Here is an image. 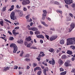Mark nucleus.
Listing matches in <instances>:
<instances>
[{
	"label": "nucleus",
	"instance_id": "nucleus-47",
	"mask_svg": "<svg viewBox=\"0 0 75 75\" xmlns=\"http://www.w3.org/2000/svg\"><path fill=\"white\" fill-rule=\"evenodd\" d=\"M60 71H62V72H63V71H64V69L62 68H61L60 69Z\"/></svg>",
	"mask_w": 75,
	"mask_h": 75
},
{
	"label": "nucleus",
	"instance_id": "nucleus-11",
	"mask_svg": "<svg viewBox=\"0 0 75 75\" xmlns=\"http://www.w3.org/2000/svg\"><path fill=\"white\" fill-rule=\"evenodd\" d=\"M58 62L59 64L60 65H62L63 64V63H64V62L61 60V59H59L58 61Z\"/></svg>",
	"mask_w": 75,
	"mask_h": 75
},
{
	"label": "nucleus",
	"instance_id": "nucleus-12",
	"mask_svg": "<svg viewBox=\"0 0 75 75\" xmlns=\"http://www.w3.org/2000/svg\"><path fill=\"white\" fill-rule=\"evenodd\" d=\"M41 70V67H36L34 69L35 72V71H36V70Z\"/></svg>",
	"mask_w": 75,
	"mask_h": 75
},
{
	"label": "nucleus",
	"instance_id": "nucleus-25",
	"mask_svg": "<svg viewBox=\"0 0 75 75\" xmlns=\"http://www.w3.org/2000/svg\"><path fill=\"white\" fill-rule=\"evenodd\" d=\"M6 9V6H5L4 7H3L2 9L1 10L2 11H5Z\"/></svg>",
	"mask_w": 75,
	"mask_h": 75
},
{
	"label": "nucleus",
	"instance_id": "nucleus-62",
	"mask_svg": "<svg viewBox=\"0 0 75 75\" xmlns=\"http://www.w3.org/2000/svg\"><path fill=\"white\" fill-rule=\"evenodd\" d=\"M74 60H75V58L73 57L71 58V61H74Z\"/></svg>",
	"mask_w": 75,
	"mask_h": 75
},
{
	"label": "nucleus",
	"instance_id": "nucleus-40",
	"mask_svg": "<svg viewBox=\"0 0 75 75\" xmlns=\"http://www.w3.org/2000/svg\"><path fill=\"white\" fill-rule=\"evenodd\" d=\"M71 73H75V69H73L71 71Z\"/></svg>",
	"mask_w": 75,
	"mask_h": 75
},
{
	"label": "nucleus",
	"instance_id": "nucleus-15",
	"mask_svg": "<svg viewBox=\"0 0 75 75\" xmlns=\"http://www.w3.org/2000/svg\"><path fill=\"white\" fill-rule=\"evenodd\" d=\"M23 40H18L17 41V43L18 44H23Z\"/></svg>",
	"mask_w": 75,
	"mask_h": 75
},
{
	"label": "nucleus",
	"instance_id": "nucleus-39",
	"mask_svg": "<svg viewBox=\"0 0 75 75\" xmlns=\"http://www.w3.org/2000/svg\"><path fill=\"white\" fill-rule=\"evenodd\" d=\"M27 21L28 22H31L32 21V19L30 18L29 19H28L27 20Z\"/></svg>",
	"mask_w": 75,
	"mask_h": 75
},
{
	"label": "nucleus",
	"instance_id": "nucleus-34",
	"mask_svg": "<svg viewBox=\"0 0 75 75\" xmlns=\"http://www.w3.org/2000/svg\"><path fill=\"white\" fill-rule=\"evenodd\" d=\"M0 24L1 25V26H3V21H1L0 22Z\"/></svg>",
	"mask_w": 75,
	"mask_h": 75
},
{
	"label": "nucleus",
	"instance_id": "nucleus-50",
	"mask_svg": "<svg viewBox=\"0 0 75 75\" xmlns=\"http://www.w3.org/2000/svg\"><path fill=\"white\" fill-rule=\"evenodd\" d=\"M19 34V33H16L15 32L13 34L14 35H15V36H16V35H18V34Z\"/></svg>",
	"mask_w": 75,
	"mask_h": 75
},
{
	"label": "nucleus",
	"instance_id": "nucleus-58",
	"mask_svg": "<svg viewBox=\"0 0 75 75\" xmlns=\"http://www.w3.org/2000/svg\"><path fill=\"white\" fill-rule=\"evenodd\" d=\"M16 31V30H13L12 31L13 34L15 33Z\"/></svg>",
	"mask_w": 75,
	"mask_h": 75
},
{
	"label": "nucleus",
	"instance_id": "nucleus-1",
	"mask_svg": "<svg viewBox=\"0 0 75 75\" xmlns=\"http://www.w3.org/2000/svg\"><path fill=\"white\" fill-rule=\"evenodd\" d=\"M66 45H72L73 44H75V38H68L67 40Z\"/></svg>",
	"mask_w": 75,
	"mask_h": 75
},
{
	"label": "nucleus",
	"instance_id": "nucleus-44",
	"mask_svg": "<svg viewBox=\"0 0 75 75\" xmlns=\"http://www.w3.org/2000/svg\"><path fill=\"white\" fill-rule=\"evenodd\" d=\"M14 69H17L18 68V66L15 65L14 66Z\"/></svg>",
	"mask_w": 75,
	"mask_h": 75
},
{
	"label": "nucleus",
	"instance_id": "nucleus-52",
	"mask_svg": "<svg viewBox=\"0 0 75 75\" xmlns=\"http://www.w3.org/2000/svg\"><path fill=\"white\" fill-rule=\"evenodd\" d=\"M3 58V54H0V59H1Z\"/></svg>",
	"mask_w": 75,
	"mask_h": 75
},
{
	"label": "nucleus",
	"instance_id": "nucleus-28",
	"mask_svg": "<svg viewBox=\"0 0 75 75\" xmlns=\"http://www.w3.org/2000/svg\"><path fill=\"white\" fill-rule=\"evenodd\" d=\"M37 63H33V67H37Z\"/></svg>",
	"mask_w": 75,
	"mask_h": 75
},
{
	"label": "nucleus",
	"instance_id": "nucleus-60",
	"mask_svg": "<svg viewBox=\"0 0 75 75\" xmlns=\"http://www.w3.org/2000/svg\"><path fill=\"white\" fill-rule=\"evenodd\" d=\"M18 28H20L18 26L15 27V29H16V30H18Z\"/></svg>",
	"mask_w": 75,
	"mask_h": 75
},
{
	"label": "nucleus",
	"instance_id": "nucleus-37",
	"mask_svg": "<svg viewBox=\"0 0 75 75\" xmlns=\"http://www.w3.org/2000/svg\"><path fill=\"white\" fill-rule=\"evenodd\" d=\"M35 34H40V32L39 31H37L35 32Z\"/></svg>",
	"mask_w": 75,
	"mask_h": 75
},
{
	"label": "nucleus",
	"instance_id": "nucleus-64",
	"mask_svg": "<svg viewBox=\"0 0 75 75\" xmlns=\"http://www.w3.org/2000/svg\"><path fill=\"white\" fill-rule=\"evenodd\" d=\"M36 36L38 38H40V35H37Z\"/></svg>",
	"mask_w": 75,
	"mask_h": 75
},
{
	"label": "nucleus",
	"instance_id": "nucleus-20",
	"mask_svg": "<svg viewBox=\"0 0 75 75\" xmlns=\"http://www.w3.org/2000/svg\"><path fill=\"white\" fill-rule=\"evenodd\" d=\"M67 74V71H65L63 72H62L60 73V75H66Z\"/></svg>",
	"mask_w": 75,
	"mask_h": 75
},
{
	"label": "nucleus",
	"instance_id": "nucleus-17",
	"mask_svg": "<svg viewBox=\"0 0 75 75\" xmlns=\"http://www.w3.org/2000/svg\"><path fill=\"white\" fill-rule=\"evenodd\" d=\"M30 49H34L35 50H37V47L34 46V45H33L31 47H30Z\"/></svg>",
	"mask_w": 75,
	"mask_h": 75
},
{
	"label": "nucleus",
	"instance_id": "nucleus-32",
	"mask_svg": "<svg viewBox=\"0 0 75 75\" xmlns=\"http://www.w3.org/2000/svg\"><path fill=\"white\" fill-rule=\"evenodd\" d=\"M41 70H40L39 71H38V73H37V74L38 75H41Z\"/></svg>",
	"mask_w": 75,
	"mask_h": 75
},
{
	"label": "nucleus",
	"instance_id": "nucleus-23",
	"mask_svg": "<svg viewBox=\"0 0 75 75\" xmlns=\"http://www.w3.org/2000/svg\"><path fill=\"white\" fill-rule=\"evenodd\" d=\"M45 17H46V16L45 15H44V14L42 15V19L43 20H45Z\"/></svg>",
	"mask_w": 75,
	"mask_h": 75
},
{
	"label": "nucleus",
	"instance_id": "nucleus-42",
	"mask_svg": "<svg viewBox=\"0 0 75 75\" xmlns=\"http://www.w3.org/2000/svg\"><path fill=\"white\" fill-rule=\"evenodd\" d=\"M32 44L31 43H30L29 44H28L27 45V47H28V48L30 47H31V45Z\"/></svg>",
	"mask_w": 75,
	"mask_h": 75
},
{
	"label": "nucleus",
	"instance_id": "nucleus-38",
	"mask_svg": "<svg viewBox=\"0 0 75 75\" xmlns=\"http://www.w3.org/2000/svg\"><path fill=\"white\" fill-rule=\"evenodd\" d=\"M66 55H63L62 56V59H65V58H66Z\"/></svg>",
	"mask_w": 75,
	"mask_h": 75
},
{
	"label": "nucleus",
	"instance_id": "nucleus-54",
	"mask_svg": "<svg viewBox=\"0 0 75 75\" xmlns=\"http://www.w3.org/2000/svg\"><path fill=\"white\" fill-rule=\"evenodd\" d=\"M3 40H5V42H6L7 41V38H6L4 37V38H3Z\"/></svg>",
	"mask_w": 75,
	"mask_h": 75
},
{
	"label": "nucleus",
	"instance_id": "nucleus-4",
	"mask_svg": "<svg viewBox=\"0 0 75 75\" xmlns=\"http://www.w3.org/2000/svg\"><path fill=\"white\" fill-rule=\"evenodd\" d=\"M64 1L65 3L67 4H70L73 2L72 0H64Z\"/></svg>",
	"mask_w": 75,
	"mask_h": 75
},
{
	"label": "nucleus",
	"instance_id": "nucleus-14",
	"mask_svg": "<svg viewBox=\"0 0 75 75\" xmlns=\"http://www.w3.org/2000/svg\"><path fill=\"white\" fill-rule=\"evenodd\" d=\"M26 40L27 41H30L31 40V37L30 36H29L28 38H26Z\"/></svg>",
	"mask_w": 75,
	"mask_h": 75
},
{
	"label": "nucleus",
	"instance_id": "nucleus-57",
	"mask_svg": "<svg viewBox=\"0 0 75 75\" xmlns=\"http://www.w3.org/2000/svg\"><path fill=\"white\" fill-rule=\"evenodd\" d=\"M29 57V54H27L25 56V57H26V58H28Z\"/></svg>",
	"mask_w": 75,
	"mask_h": 75
},
{
	"label": "nucleus",
	"instance_id": "nucleus-31",
	"mask_svg": "<svg viewBox=\"0 0 75 75\" xmlns=\"http://www.w3.org/2000/svg\"><path fill=\"white\" fill-rule=\"evenodd\" d=\"M43 13L42 14H44V15H45V16H46V14H47V11H46L45 10H44L43 11Z\"/></svg>",
	"mask_w": 75,
	"mask_h": 75
},
{
	"label": "nucleus",
	"instance_id": "nucleus-21",
	"mask_svg": "<svg viewBox=\"0 0 75 75\" xmlns=\"http://www.w3.org/2000/svg\"><path fill=\"white\" fill-rule=\"evenodd\" d=\"M67 53L69 55H71V54H72V52L71 51L69 50L67 51Z\"/></svg>",
	"mask_w": 75,
	"mask_h": 75
},
{
	"label": "nucleus",
	"instance_id": "nucleus-13",
	"mask_svg": "<svg viewBox=\"0 0 75 75\" xmlns=\"http://www.w3.org/2000/svg\"><path fill=\"white\" fill-rule=\"evenodd\" d=\"M9 69H10V67H6L4 68L3 70V71H7V70H9Z\"/></svg>",
	"mask_w": 75,
	"mask_h": 75
},
{
	"label": "nucleus",
	"instance_id": "nucleus-16",
	"mask_svg": "<svg viewBox=\"0 0 75 75\" xmlns=\"http://www.w3.org/2000/svg\"><path fill=\"white\" fill-rule=\"evenodd\" d=\"M22 3L23 6H25L26 5H27V4H26V2L25 1V0H23V1L22 2Z\"/></svg>",
	"mask_w": 75,
	"mask_h": 75
},
{
	"label": "nucleus",
	"instance_id": "nucleus-9",
	"mask_svg": "<svg viewBox=\"0 0 75 75\" xmlns=\"http://www.w3.org/2000/svg\"><path fill=\"white\" fill-rule=\"evenodd\" d=\"M52 61H50L49 62V63L50 64L52 65H55V60L53 59H52Z\"/></svg>",
	"mask_w": 75,
	"mask_h": 75
},
{
	"label": "nucleus",
	"instance_id": "nucleus-30",
	"mask_svg": "<svg viewBox=\"0 0 75 75\" xmlns=\"http://www.w3.org/2000/svg\"><path fill=\"white\" fill-rule=\"evenodd\" d=\"M24 61H27V62H28V61H30V59L26 58L24 59Z\"/></svg>",
	"mask_w": 75,
	"mask_h": 75
},
{
	"label": "nucleus",
	"instance_id": "nucleus-46",
	"mask_svg": "<svg viewBox=\"0 0 75 75\" xmlns=\"http://www.w3.org/2000/svg\"><path fill=\"white\" fill-rule=\"evenodd\" d=\"M69 15L70 16V17H71L72 18H73L74 17V16H73V14L71 13H69Z\"/></svg>",
	"mask_w": 75,
	"mask_h": 75
},
{
	"label": "nucleus",
	"instance_id": "nucleus-45",
	"mask_svg": "<svg viewBox=\"0 0 75 75\" xmlns=\"http://www.w3.org/2000/svg\"><path fill=\"white\" fill-rule=\"evenodd\" d=\"M71 7L73 8H74L75 7V4H73L71 5Z\"/></svg>",
	"mask_w": 75,
	"mask_h": 75
},
{
	"label": "nucleus",
	"instance_id": "nucleus-19",
	"mask_svg": "<svg viewBox=\"0 0 75 75\" xmlns=\"http://www.w3.org/2000/svg\"><path fill=\"white\" fill-rule=\"evenodd\" d=\"M41 23H42V24H43V25H45V27H48V25L45 24V22H42Z\"/></svg>",
	"mask_w": 75,
	"mask_h": 75
},
{
	"label": "nucleus",
	"instance_id": "nucleus-59",
	"mask_svg": "<svg viewBox=\"0 0 75 75\" xmlns=\"http://www.w3.org/2000/svg\"><path fill=\"white\" fill-rule=\"evenodd\" d=\"M36 59H38V61H40L41 60V59L40 58H39L38 57Z\"/></svg>",
	"mask_w": 75,
	"mask_h": 75
},
{
	"label": "nucleus",
	"instance_id": "nucleus-43",
	"mask_svg": "<svg viewBox=\"0 0 75 75\" xmlns=\"http://www.w3.org/2000/svg\"><path fill=\"white\" fill-rule=\"evenodd\" d=\"M38 27L39 28L41 29V28H42V26L41 25H39L38 26Z\"/></svg>",
	"mask_w": 75,
	"mask_h": 75
},
{
	"label": "nucleus",
	"instance_id": "nucleus-8",
	"mask_svg": "<svg viewBox=\"0 0 75 75\" xmlns=\"http://www.w3.org/2000/svg\"><path fill=\"white\" fill-rule=\"evenodd\" d=\"M57 38V36H52L50 39V41L55 40Z\"/></svg>",
	"mask_w": 75,
	"mask_h": 75
},
{
	"label": "nucleus",
	"instance_id": "nucleus-18",
	"mask_svg": "<svg viewBox=\"0 0 75 75\" xmlns=\"http://www.w3.org/2000/svg\"><path fill=\"white\" fill-rule=\"evenodd\" d=\"M19 15L20 16H23V12L22 11H20L18 12Z\"/></svg>",
	"mask_w": 75,
	"mask_h": 75
},
{
	"label": "nucleus",
	"instance_id": "nucleus-48",
	"mask_svg": "<svg viewBox=\"0 0 75 75\" xmlns=\"http://www.w3.org/2000/svg\"><path fill=\"white\" fill-rule=\"evenodd\" d=\"M40 38H44V37L43 35H40Z\"/></svg>",
	"mask_w": 75,
	"mask_h": 75
},
{
	"label": "nucleus",
	"instance_id": "nucleus-10",
	"mask_svg": "<svg viewBox=\"0 0 75 75\" xmlns=\"http://www.w3.org/2000/svg\"><path fill=\"white\" fill-rule=\"evenodd\" d=\"M64 65H65L66 67H71V66L72 64H69V63L67 62H65L64 63Z\"/></svg>",
	"mask_w": 75,
	"mask_h": 75
},
{
	"label": "nucleus",
	"instance_id": "nucleus-35",
	"mask_svg": "<svg viewBox=\"0 0 75 75\" xmlns=\"http://www.w3.org/2000/svg\"><path fill=\"white\" fill-rule=\"evenodd\" d=\"M49 10L50 11V13H52V7H50Z\"/></svg>",
	"mask_w": 75,
	"mask_h": 75
},
{
	"label": "nucleus",
	"instance_id": "nucleus-53",
	"mask_svg": "<svg viewBox=\"0 0 75 75\" xmlns=\"http://www.w3.org/2000/svg\"><path fill=\"white\" fill-rule=\"evenodd\" d=\"M54 3L55 4H59V3L57 1H55Z\"/></svg>",
	"mask_w": 75,
	"mask_h": 75
},
{
	"label": "nucleus",
	"instance_id": "nucleus-5",
	"mask_svg": "<svg viewBox=\"0 0 75 75\" xmlns=\"http://www.w3.org/2000/svg\"><path fill=\"white\" fill-rule=\"evenodd\" d=\"M74 27H75V24L74 23H72L70 25V28L69 29V31H71L73 30V29L74 28Z\"/></svg>",
	"mask_w": 75,
	"mask_h": 75
},
{
	"label": "nucleus",
	"instance_id": "nucleus-56",
	"mask_svg": "<svg viewBox=\"0 0 75 75\" xmlns=\"http://www.w3.org/2000/svg\"><path fill=\"white\" fill-rule=\"evenodd\" d=\"M46 36V38H47V40H49V36L47 35H45Z\"/></svg>",
	"mask_w": 75,
	"mask_h": 75
},
{
	"label": "nucleus",
	"instance_id": "nucleus-24",
	"mask_svg": "<svg viewBox=\"0 0 75 75\" xmlns=\"http://www.w3.org/2000/svg\"><path fill=\"white\" fill-rule=\"evenodd\" d=\"M64 40H61L60 42V43L62 45L64 44Z\"/></svg>",
	"mask_w": 75,
	"mask_h": 75
},
{
	"label": "nucleus",
	"instance_id": "nucleus-27",
	"mask_svg": "<svg viewBox=\"0 0 75 75\" xmlns=\"http://www.w3.org/2000/svg\"><path fill=\"white\" fill-rule=\"evenodd\" d=\"M25 1H26V5L27 4H30V1H29V0H25Z\"/></svg>",
	"mask_w": 75,
	"mask_h": 75
},
{
	"label": "nucleus",
	"instance_id": "nucleus-49",
	"mask_svg": "<svg viewBox=\"0 0 75 75\" xmlns=\"http://www.w3.org/2000/svg\"><path fill=\"white\" fill-rule=\"evenodd\" d=\"M9 40H14V38L13 37H11L9 38Z\"/></svg>",
	"mask_w": 75,
	"mask_h": 75
},
{
	"label": "nucleus",
	"instance_id": "nucleus-55",
	"mask_svg": "<svg viewBox=\"0 0 75 75\" xmlns=\"http://www.w3.org/2000/svg\"><path fill=\"white\" fill-rule=\"evenodd\" d=\"M30 33L31 35H33V31H30Z\"/></svg>",
	"mask_w": 75,
	"mask_h": 75
},
{
	"label": "nucleus",
	"instance_id": "nucleus-6",
	"mask_svg": "<svg viewBox=\"0 0 75 75\" xmlns=\"http://www.w3.org/2000/svg\"><path fill=\"white\" fill-rule=\"evenodd\" d=\"M30 30H32L35 31H38V28L36 27L30 28L29 29Z\"/></svg>",
	"mask_w": 75,
	"mask_h": 75
},
{
	"label": "nucleus",
	"instance_id": "nucleus-29",
	"mask_svg": "<svg viewBox=\"0 0 75 75\" xmlns=\"http://www.w3.org/2000/svg\"><path fill=\"white\" fill-rule=\"evenodd\" d=\"M49 51L50 52H53L54 51V50L53 48H52L50 49L49 50Z\"/></svg>",
	"mask_w": 75,
	"mask_h": 75
},
{
	"label": "nucleus",
	"instance_id": "nucleus-7",
	"mask_svg": "<svg viewBox=\"0 0 75 75\" xmlns=\"http://www.w3.org/2000/svg\"><path fill=\"white\" fill-rule=\"evenodd\" d=\"M47 71H48V67H46L43 70V72L44 74L45 75H47L46 74V72H47Z\"/></svg>",
	"mask_w": 75,
	"mask_h": 75
},
{
	"label": "nucleus",
	"instance_id": "nucleus-2",
	"mask_svg": "<svg viewBox=\"0 0 75 75\" xmlns=\"http://www.w3.org/2000/svg\"><path fill=\"white\" fill-rule=\"evenodd\" d=\"M13 47L14 49L13 51V53H16V52L18 50V47H17V45L15 44L12 43L10 45V47Z\"/></svg>",
	"mask_w": 75,
	"mask_h": 75
},
{
	"label": "nucleus",
	"instance_id": "nucleus-36",
	"mask_svg": "<svg viewBox=\"0 0 75 75\" xmlns=\"http://www.w3.org/2000/svg\"><path fill=\"white\" fill-rule=\"evenodd\" d=\"M4 20H5V21H6L7 22H8L9 23H10V24H11V22L7 19H5Z\"/></svg>",
	"mask_w": 75,
	"mask_h": 75
},
{
	"label": "nucleus",
	"instance_id": "nucleus-63",
	"mask_svg": "<svg viewBox=\"0 0 75 75\" xmlns=\"http://www.w3.org/2000/svg\"><path fill=\"white\" fill-rule=\"evenodd\" d=\"M23 10L24 11H26L27 10V8L25 7L23 8Z\"/></svg>",
	"mask_w": 75,
	"mask_h": 75
},
{
	"label": "nucleus",
	"instance_id": "nucleus-41",
	"mask_svg": "<svg viewBox=\"0 0 75 75\" xmlns=\"http://www.w3.org/2000/svg\"><path fill=\"white\" fill-rule=\"evenodd\" d=\"M71 47L72 48V49L74 50H75V47L74 46L71 45Z\"/></svg>",
	"mask_w": 75,
	"mask_h": 75
},
{
	"label": "nucleus",
	"instance_id": "nucleus-26",
	"mask_svg": "<svg viewBox=\"0 0 75 75\" xmlns=\"http://www.w3.org/2000/svg\"><path fill=\"white\" fill-rule=\"evenodd\" d=\"M56 11L57 13H60V14H62V11L60 10H57Z\"/></svg>",
	"mask_w": 75,
	"mask_h": 75
},
{
	"label": "nucleus",
	"instance_id": "nucleus-33",
	"mask_svg": "<svg viewBox=\"0 0 75 75\" xmlns=\"http://www.w3.org/2000/svg\"><path fill=\"white\" fill-rule=\"evenodd\" d=\"M30 16V15H28L27 16H26V18L27 20L29 19Z\"/></svg>",
	"mask_w": 75,
	"mask_h": 75
},
{
	"label": "nucleus",
	"instance_id": "nucleus-3",
	"mask_svg": "<svg viewBox=\"0 0 75 75\" xmlns=\"http://www.w3.org/2000/svg\"><path fill=\"white\" fill-rule=\"evenodd\" d=\"M10 17L11 19V20H14L16 19V17H15V13L13 11L11 13L10 15Z\"/></svg>",
	"mask_w": 75,
	"mask_h": 75
},
{
	"label": "nucleus",
	"instance_id": "nucleus-22",
	"mask_svg": "<svg viewBox=\"0 0 75 75\" xmlns=\"http://www.w3.org/2000/svg\"><path fill=\"white\" fill-rule=\"evenodd\" d=\"M14 9V5H12L11 6V8H10L9 10L10 11H12Z\"/></svg>",
	"mask_w": 75,
	"mask_h": 75
},
{
	"label": "nucleus",
	"instance_id": "nucleus-51",
	"mask_svg": "<svg viewBox=\"0 0 75 75\" xmlns=\"http://www.w3.org/2000/svg\"><path fill=\"white\" fill-rule=\"evenodd\" d=\"M24 53L23 51H22L21 52V54H20V57H22L23 56V54Z\"/></svg>",
	"mask_w": 75,
	"mask_h": 75
},
{
	"label": "nucleus",
	"instance_id": "nucleus-61",
	"mask_svg": "<svg viewBox=\"0 0 75 75\" xmlns=\"http://www.w3.org/2000/svg\"><path fill=\"white\" fill-rule=\"evenodd\" d=\"M40 42L41 44H42L43 43V40H40Z\"/></svg>",
	"mask_w": 75,
	"mask_h": 75
}]
</instances>
